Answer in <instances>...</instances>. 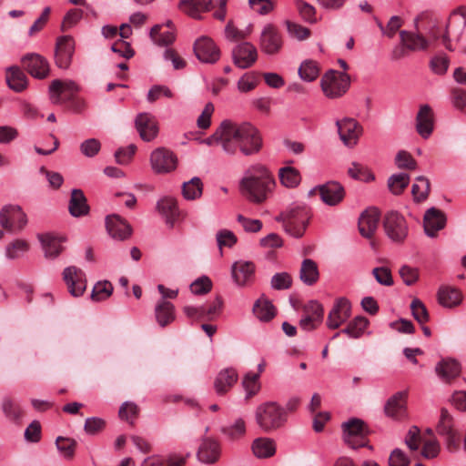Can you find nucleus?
<instances>
[{"label":"nucleus","mask_w":466,"mask_h":466,"mask_svg":"<svg viewBox=\"0 0 466 466\" xmlns=\"http://www.w3.org/2000/svg\"><path fill=\"white\" fill-rule=\"evenodd\" d=\"M410 309L413 318L421 325L428 322L430 319L429 312L424 303L419 299H414L410 303Z\"/></svg>","instance_id":"obj_55"},{"label":"nucleus","mask_w":466,"mask_h":466,"mask_svg":"<svg viewBox=\"0 0 466 466\" xmlns=\"http://www.w3.org/2000/svg\"><path fill=\"white\" fill-rule=\"evenodd\" d=\"M282 38L277 27L272 24L264 26L259 39V47L267 55H275L282 47Z\"/></svg>","instance_id":"obj_15"},{"label":"nucleus","mask_w":466,"mask_h":466,"mask_svg":"<svg viewBox=\"0 0 466 466\" xmlns=\"http://www.w3.org/2000/svg\"><path fill=\"white\" fill-rule=\"evenodd\" d=\"M194 53L198 59L204 63L213 64L219 59L220 51L213 40L201 36L194 44Z\"/></svg>","instance_id":"obj_18"},{"label":"nucleus","mask_w":466,"mask_h":466,"mask_svg":"<svg viewBox=\"0 0 466 466\" xmlns=\"http://www.w3.org/2000/svg\"><path fill=\"white\" fill-rule=\"evenodd\" d=\"M258 378L259 373H248L243 380L242 385L244 390L247 392V397L249 398L253 395H255L259 390V384H258Z\"/></svg>","instance_id":"obj_61"},{"label":"nucleus","mask_w":466,"mask_h":466,"mask_svg":"<svg viewBox=\"0 0 466 466\" xmlns=\"http://www.w3.org/2000/svg\"><path fill=\"white\" fill-rule=\"evenodd\" d=\"M434 126L433 112L429 105H423L416 116V130L423 138H428Z\"/></svg>","instance_id":"obj_26"},{"label":"nucleus","mask_w":466,"mask_h":466,"mask_svg":"<svg viewBox=\"0 0 466 466\" xmlns=\"http://www.w3.org/2000/svg\"><path fill=\"white\" fill-rule=\"evenodd\" d=\"M348 174L350 177L364 182H370L375 179L374 175L368 167L357 162L351 164L348 169Z\"/></svg>","instance_id":"obj_51"},{"label":"nucleus","mask_w":466,"mask_h":466,"mask_svg":"<svg viewBox=\"0 0 466 466\" xmlns=\"http://www.w3.org/2000/svg\"><path fill=\"white\" fill-rule=\"evenodd\" d=\"M74 52V39L69 35L59 37L55 51L56 65L61 69H67L71 65Z\"/></svg>","instance_id":"obj_17"},{"label":"nucleus","mask_w":466,"mask_h":466,"mask_svg":"<svg viewBox=\"0 0 466 466\" xmlns=\"http://www.w3.org/2000/svg\"><path fill=\"white\" fill-rule=\"evenodd\" d=\"M222 432L232 440L242 437L246 432V423L242 418L237 419L231 425L222 428Z\"/></svg>","instance_id":"obj_56"},{"label":"nucleus","mask_w":466,"mask_h":466,"mask_svg":"<svg viewBox=\"0 0 466 466\" xmlns=\"http://www.w3.org/2000/svg\"><path fill=\"white\" fill-rule=\"evenodd\" d=\"M343 440L351 449L365 447L368 444V429L363 420L351 419L342 423Z\"/></svg>","instance_id":"obj_7"},{"label":"nucleus","mask_w":466,"mask_h":466,"mask_svg":"<svg viewBox=\"0 0 466 466\" xmlns=\"http://www.w3.org/2000/svg\"><path fill=\"white\" fill-rule=\"evenodd\" d=\"M238 375L235 369L227 368L222 370L214 381V388L218 395L226 394L238 381Z\"/></svg>","instance_id":"obj_28"},{"label":"nucleus","mask_w":466,"mask_h":466,"mask_svg":"<svg viewBox=\"0 0 466 466\" xmlns=\"http://www.w3.org/2000/svg\"><path fill=\"white\" fill-rule=\"evenodd\" d=\"M430 187L429 179L423 176H419L411 187V194L414 200L417 202L425 200L429 195Z\"/></svg>","instance_id":"obj_49"},{"label":"nucleus","mask_w":466,"mask_h":466,"mask_svg":"<svg viewBox=\"0 0 466 466\" xmlns=\"http://www.w3.org/2000/svg\"><path fill=\"white\" fill-rule=\"evenodd\" d=\"M157 208L158 211L166 218L167 224L173 228L175 221L179 216L177 200L173 198H165L160 199Z\"/></svg>","instance_id":"obj_35"},{"label":"nucleus","mask_w":466,"mask_h":466,"mask_svg":"<svg viewBox=\"0 0 466 466\" xmlns=\"http://www.w3.org/2000/svg\"><path fill=\"white\" fill-rule=\"evenodd\" d=\"M136 127L140 137L145 141H152L158 134L157 122L149 113H140L136 117Z\"/></svg>","instance_id":"obj_21"},{"label":"nucleus","mask_w":466,"mask_h":466,"mask_svg":"<svg viewBox=\"0 0 466 466\" xmlns=\"http://www.w3.org/2000/svg\"><path fill=\"white\" fill-rule=\"evenodd\" d=\"M220 455L219 445L217 441L206 439L202 441L198 451V459L203 463L216 462Z\"/></svg>","instance_id":"obj_32"},{"label":"nucleus","mask_w":466,"mask_h":466,"mask_svg":"<svg viewBox=\"0 0 466 466\" xmlns=\"http://www.w3.org/2000/svg\"><path fill=\"white\" fill-rule=\"evenodd\" d=\"M320 86L328 98L335 99L342 96L348 91L350 78L347 73L330 69L323 75Z\"/></svg>","instance_id":"obj_6"},{"label":"nucleus","mask_w":466,"mask_h":466,"mask_svg":"<svg viewBox=\"0 0 466 466\" xmlns=\"http://www.w3.org/2000/svg\"><path fill=\"white\" fill-rule=\"evenodd\" d=\"M350 314V302L345 298L337 299L328 314L326 322L327 327L330 329H336L339 328L341 324L349 319Z\"/></svg>","instance_id":"obj_16"},{"label":"nucleus","mask_w":466,"mask_h":466,"mask_svg":"<svg viewBox=\"0 0 466 466\" xmlns=\"http://www.w3.org/2000/svg\"><path fill=\"white\" fill-rule=\"evenodd\" d=\"M38 239L42 244L45 256L49 258H56L63 250L62 242L65 238L52 233L39 234Z\"/></svg>","instance_id":"obj_30"},{"label":"nucleus","mask_w":466,"mask_h":466,"mask_svg":"<svg viewBox=\"0 0 466 466\" xmlns=\"http://www.w3.org/2000/svg\"><path fill=\"white\" fill-rule=\"evenodd\" d=\"M368 325L369 320L367 318L357 316L349 322L345 329H341V332L348 335L350 338L358 339L364 333Z\"/></svg>","instance_id":"obj_45"},{"label":"nucleus","mask_w":466,"mask_h":466,"mask_svg":"<svg viewBox=\"0 0 466 466\" xmlns=\"http://www.w3.org/2000/svg\"><path fill=\"white\" fill-rule=\"evenodd\" d=\"M150 166L156 174H167L174 171L177 166L176 154L164 147L154 149L150 154Z\"/></svg>","instance_id":"obj_9"},{"label":"nucleus","mask_w":466,"mask_h":466,"mask_svg":"<svg viewBox=\"0 0 466 466\" xmlns=\"http://www.w3.org/2000/svg\"><path fill=\"white\" fill-rule=\"evenodd\" d=\"M395 163L399 168L414 170L417 167L416 160L407 151H400L396 157Z\"/></svg>","instance_id":"obj_63"},{"label":"nucleus","mask_w":466,"mask_h":466,"mask_svg":"<svg viewBox=\"0 0 466 466\" xmlns=\"http://www.w3.org/2000/svg\"><path fill=\"white\" fill-rule=\"evenodd\" d=\"M251 449L257 458L266 459L276 453V443L270 438L260 437L253 441Z\"/></svg>","instance_id":"obj_37"},{"label":"nucleus","mask_w":466,"mask_h":466,"mask_svg":"<svg viewBox=\"0 0 466 466\" xmlns=\"http://www.w3.org/2000/svg\"><path fill=\"white\" fill-rule=\"evenodd\" d=\"M438 302L444 308H454L461 304L462 300L461 293L459 289L448 286H442L437 293Z\"/></svg>","instance_id":"obj_34"},{"label":"nucleus","mask_w":466,"mask_h":466,"mask_svg":"<svg viewBox=\"0 0 466 466\" xmlns=\"http://www.w3.org/2000/svg\"><path fill=\"white\" fill-rule=\"evenodd\" d=\"M63 279L67 285L69 293L74 297L83 295L86 289L85 273L75 266L64 269Z\"/></svg>","instance_id":"obj_19"},{"label":"nucleus","mask_w":466,"mask_h":466,"mask_svg":"<svg viewBox=\"0 0 466 466\" xmlns=\"http://www.w3.org/2000/svg\"><path fill=\"white\" fill-rule=\"evenodd\" d=\"M155 315L157 323L161 327H166L175 319L173 304L162 299L156 305Z\"/></svg>","instance_id":"obj_42"},{"label":"nucleus","mask_w":466,"mask_h":466,"mask_svg":"<svg viewBox=\"0 0 466 466\" xmlns=\"http://www.w3.org/2000/svg\"><path fill=\"white\" fill-rule=\"evenodd\" d=\"M255 271V266L252 262L238 261L232 266V277L238 285H245L249 281Z\"/></svg>","instance_id":"obj_36"},{"label":"nucleus","mask_w":466,"mask_h":466,"mask_svg":"<svg viewBox=\"0 0 466 466\" xmlns=\"http://www.w3.org/2000/svg\"><path fill=\"white\" fill-rule=\"evenodd\" d=\"M258 76L254 72L244 74L238 81V89L241 93H248L256 88Z\"/></svg>","instance_id":"obj_57"},{"label":"nucleus","mask_w":466,"mask_h":466,"mask_svg":"<svg viewBox=\"0 0 466 466\" xmlns=\"http://www.w3.org/2000/svg\"><path fill=\"white\" fill-rule=\"evenodd\" d=\"M383 228L388 238L393 242L401 243L408 236L406 219L397 211H390L385 215Z\"/></svg>","instance_id":"obj_8"},{"label":"nucleus","mask_w":466,"mask_h":466,"mask_svg":"<svg viewBox=\"0 0 466 466\" xmlns=\"http://www.w3.org/2000/svg\"><path fill=\"white\" fill-rule=\"evenodd\" d=\"M1 409L5 418L12 422L17 423L23 417V410L20 405L9 397L3 399Z\"/></svg>","instance_id":"obj_44"},{"label":"nucleus","mask_w":466,"mask_h":466,"mask_svg":"<svg viewBox=\"0 0 466 466\" xmlns=\"http://www.w3.org/2000/svg\"><path fill=\"white\" fill-rule=\"evenodd\" d=\"M313 190H319L321 200L329 206H337L345 197L344 187L336 181L327 182Z\"/></svg>","instance_id":"obj_20"},{"label":"nucleus","mask_w":466,"mask_h":466,"mask_svg":"<svg viewBox=\"0 0 466 466\" xmlns=\"http://www.w3.org/2000/svg\"><path fill=\"white\" fill-rule=\"evenodd\" d=\"M162 27V25H154L150 31V37L158 46H168L175 41V33L173 29L161 31Z\"/></svg>","instance_id":"obj_46"},{"label":"nucleus","mask_w":466,"mask_h":466,"mask_svg":"<svg viewBox=\"0 0 466 466\" xmlns=\"http://www.w3.org/2000/svg\"><path fill=\"white\" fill-rule=\"evenodd\" d=\"M184 462V458L165 459L161 456H150L144 460L141 466H171L172 464H179Z\"/></svg>","instance_id":"obj_58"},{"label":"nucleus","mask_w":466,"mask_h":466,"mask_svg":"<svg viewBox=\"0 0 466 466\" xmlns=\"http://www.w3.org/2000/svg\"><path fill=\"white\" fill-rule=\"evenodd\" d=\"M406 392L398 391L385 403L384 413L394 420H401L406 415Z\"/></svg>","instance_id":"obj_22"},{"label":"nucleus","mask_w":466,"mask_h":466,"mask_svg":"<svg viewBox=\"0 0 466 466\" xmlns=\"http://www.w3.org/2000/svg\"><path fill=\"white\" fill-rule=\"evenodd\" d=\"M203 184L199 177H193L187 182L183 183L182 194L187 200H194L202 195Z\"/></svg>","instance_id":"obj_47"},{"label":"nucleus","mask_w":466,"mask_h":466,"mask_svg":"<svg viewBox=\"0 0 466 466\" xmlns=\"http://www.w3.org/2000/svg\"><path fill=\"white\" fill-rule=\"evenodd\" d=\"M29 249V244L24 239H16L5 248V256L9 259H15L23 256Z\"/></svg>","instance_id":"obj_53"},{"label":"nucleus","mask_w":466,"mask_h":466,"mask_svg":"<svg viewBox=\"0 0 466 466\" xmlns=\"http://www.w3.org/2000/svg\"><path fill=\"white\" fill-rule=\"evenodd\" d=\"M319 277V273L317 263L310 258H305L301 263L299 270L300 280L308 286H312L318 281Z\"/></svg>","instance_id":"obj_40"},{"label":"nucleus","mask_w":466,"mask_h":466,"mask_svg":"<svg viewBox=\"0 0 466 466\" xmlns=\"http://www.w3.org/2000/svg\"><path fill=\"white\" fill-rule=\"evenodd\" d=\"M400 37V43L410 51L425 50L428 47V41L420 34L401 30Z\"/></svg>","instance_id":"obj_38"},{"label":"nucleus","mask_w":466,"mask_h":466,"mask_svg":"<svg viewBox=\"0 0 466 466\" xmlns=\"http://www.w3.org/2000/svg\"><path fill=\"white\" fill-rule=\"evenodd\" d=\"M410 176L407 173L393 174L388 179L390 191L394 195H400L408 187Z\"/></svg>","instance_id":"obj_48"},{"label":"nucleus","mask_w":466,"mask_h":466,"mask_svg":"<svg viewBox=\"0 0 466 466\" xmlns=\"http://www.w3.org/2000/svg\"><path fill=\"white\" fill-rule=\"evenodd\" d=\"M57 450L66 459L73 458L77 445L76 441L71 438L58 437L56 441Z\"/></svg>","instance_id":"obj_54"},{"label":"nucleus","mask_w":466,"mask_h":466,"mask_svg":"<svg viewBox=\"0 0 466 466\" xmlns=\"http://www.w3.org/2000/svg\"><path fill=\"white\" fill-rule=\"evenodd\" d=\"M106 227L109 235L116 239L124 240L131 235L130 225L116 214L106 217Z\"/></svg>","instance_id":"obj_23"},{"label":"nucleus","mask_w":466,"mask_h":466,"mask_svg":"<svg viewBox=\"0 0 466 466\" xmlns=\"http://www.w3.org/2000/svg\"><path fill=\"white\" fill-rule=\"evenodd\" d=\"M26 223V215L19 206H5L0 211V224L5 229L21 230Z\"/></svg>","instance_id":"obj_11"},{"label":"nucleus","mask_w":466,"mask_h":466,"mask_svg":"<svg viewBox=\"0 0 466 466\" xmlns=\"http://www.w3.org/2000/svg\"><path fill=\"white\" fill-rule=\"evenodd\" d=\"M113 292L112 284L107 281H98L92 289L91 299L94 301L105 300L111 296Z\"/></svg>","instance_id":"obj_52"},{"label":"nucleus","mask_w":466,"mask_h":466,"mask_svg":"<svg viewBox=\"0 0 466 466\" xmlns=\"http://www.w3.org/2000/svg\"><path fill=\"white\" fill-rule=\"evenodd\" d=\"M336 126L339 137L346 146L352 147L357 145L359 137L363 131L362 127L357 120L345 117L342 120H338Z\"/></svg>","instance_id":"obj_14"},{"label":"nucleus","mask_w":466,"mask_h":466,"mask_svg":"<svg viewBox=\"0 0 466 466\" xmlns=\"http://www.w3.org/2000/svg\"><path fill=\"white\" fill-rule=\"evenodd\" d=\"M223 151L235 155L239 151L245 156L257 154L263 145L259 130L249 122H235L225 119L221 122Z\"/></svg>","instance_id":"obj_1"},{"label":"nucleus","mask_w":466,"mask_h":466,"mask_svg":"<svg viewBox=\"0 0 466 466\" xmlns=\"http://www.w3.org/2000/svg\"><path fill=\"white\" fill-rule=\"evenodd\" d=\"M435 370L437 375L444 381L448 382L451 380L456 378L461 372L460 364L451 359L442 360L436 367Z\"/></svg>","instance_id":"obj_39"},{"label":"nucleus","mask_w":466,"mask_h":466,"mask_svg":"<svg viewBox=\"0 0 466 466\" xmlns=\"http://www.w3.org/2000/svg\"><path fill=\"white\" fill-rule=\"evenodd\" d=\"M22 65L26 72L36 79H45L48 76L50 66L48 61L37 53H29L21 58Z\"/></svg>","instance_id":"obj_12"},{"label":"nucleus","mask_w":466,"mask_h":466,"mask_svg":"<svg viewBox=\"0 0 466 466\" xmlns=\"http://www.w3.org/2000/svg\"><path fill=\"white\" fill-rule=\"evenodd\" d=\"M77 92L78 86L72 80L55 79L49 86L50 100L55 105L72 101Z\"/></svg>","instance_id":"obj_10"},{"label":"nucleus","mask_w":466,"mask_h":466,"mask_svg":"<svg viewBox=\"0 0 466 466\" xmlns=\"http://www.w3.org/2000/svg\"><path fill=\"white\" fill-rule=\"evenodd\" d=\"M303 313L315 319L317 321H323L324 309L317 300H310L303 307Z\"/></svg>","instance_id":"obj_60"},{"label":"nucleus","mask_w":466,"mask_h":466,"mask_svg":"<svg viewBox=\"0 0 466 466\" xmlns=\"http://www.w3.org/2000/svg\"><path fill=\"white\" fill-rule=\"evenodd\" d=\"M212 0H180L178 8L194 19H201V14L210 9Z\"/></svg>","instance_id":"obj_31"},{"label":"nucleus","mask_w":466,"mask_h":466,"mask_svg":"<svg viewBox=\"0 0 466 466\" xmlns=\"http://www.w3.org/2000/svg\"><path fill=\"white\" fill-rule=\"evenodd\" d=\"M319 68L318 63L313 60L304 61L299 68L300 78L307 82L315 80L319 76Z\"/></svg>","instance_id":"obj_50"},{"label":"nucleus","mask_w":466,"mask_h":466,"mask_svg":"<svg viewBox=\"0 0 466 466\" xmlns=\"http://www.w3.org/2000/svg\"><path fill=\"white\" fill-rule=\"evenodd\" d=\"M410 461L400 449H394L389 457V466H409Z\"/></svg>","instance_id":"obj_64"},{"label":"nucleus","mask_w":466,"mask_h":466,"mask_svg":"<svg viewBox=\"0 0 466 466\" xmlns=\"http://www.w3.org/2000/svg\"><path fill=\"white\" fill-rule=\"evenodd\" d=\"M309 219V211L300 206L291 207L276 218L277 221L283 223L285 231L294 238L304 235Z\"/></svg>","instance_id":"obj_5"},{"label":"nucleus","mask_w":466,"mask_h":466,"mask_svg":"<svg viewBox=\"0 0 466 466\" xmlns=\"http://www.w3.org/2000/svg\"><path fill=\"white\" fill-rule=\"evenodd\" d=\"M466 27V6H459L453 10L449 16L448 22L445 26V31L441 34L437 27H432L430 31V36L433 39H441L443 46L450 51L453 50L451 44V39L460 40L463 30Z\"/></svg>","instance_id":"obj_4"},{"label":"nucleus","mask_w":466,"mask_h":466,"mask_svg":"<svg viewBox=\"0 0 466 466\" xmlns=\"http://www.w3.org/2000/svg\"><path fill=\"white\" fill-rule=\"evenodd\" d=\"M101 149V143L96 138H88L80 144V151L86 157H94Z\"/></svg>","instance_id":"obj_62"},{"label":"nucleus","mask_w":466,"mask_h":466,"mask_svg":"<svg viewBox=\"0 0 466 466\" xmlns=\"http://www.w3.org/2000/svg\"><path fill=\"white\" fill-rule=\"evenodd\" d=\"M437 431L439 434L446 436L449 449H451V446L457 447L459 438L453 430L452 417L446 409H441V410Z\"/></svg>","instance_id":"obj_27"},{"label":"nucleus","mask_w":466,"mask_h":466,"mask_svg":"<svg viewBox=\"0 0 466 466\" xmlns=\"http://www.w3.org/2000/svg\"><path fill=\"white\" fill-rule=\"evenodd\" d=\"M257 59V48L249 42H242L232 49V60L238 68H249L255 64Z\"/></svg>","instance_id":"obj_13"},{"label":"nucleus","mask_w":466,"mask_h":466,"mask_svg":"<svg viewBox=\"0 0 466 466\" xmlns=\"http://www.w3.org/2000/svg\"><path fill=\"white\" fill-rule=\"evenodd\" d=\"M270 285L276 290L288 289L292 285V278L288 272L276 273L271 278Z\"/></svg>","instance_id":"obj_59"},{"label":"nucleus","mask_w":466,"mask_h":466,"mask_svg":"<svg viewBox=\"0 0 466 466\" xmlns=\"http://www.w3.org/2000/svg\"><path fill=\"white\" fill-rule=\"evenodd\" d=\"M380 219L377 208H369L363 211L359 218V230L362 237L371 238L374 235Z\"/></svg>","instance_id":"obj_24"},{"label":"nucleus","mask_w":466,"mask_h":466,"mask_svg":"<svg viewBox=\"0 0 466 466\" xmlns=\"http://www.w3.org/2000/svg\"><path fill=\"white\" fill-rule=\"evenodd\" d=\"M255 316L261 321H269L276 315L274 305L264 296L259 298L253 306Z\"/></svg>","instance_id":"obj_41"},{"label":"nucleus","mask_w":466,"mask_h":466,"mask_svg":"<svg viewBox=\"0 0 466 466\" xmlns=\"http://www.w3.org/2000/svg\"><path fill=\"white\" fill-rule=\"evenodd\" d=\"M255 420L262 431L273 432L286 426L287 410L276 401H267L256 408Z\"/></svg>","instance_id":"obj_3"},{"label":"nucleus","mask_w":466,"mask_h":466,"mask_svg":"<svg viewBox=\"0 0 466 466\" xmlns=\"http://www.w3.org/2000/svg\"><path fill=\"white\" fill-rule=\"evenodd\" d=\"M68 210L70 215L75 218L85 216L89 212V206L81 189L75 188L72 190Z\"/></svg>","instance_id":"obj_33"},{"label":"nucleus","mask_w":466,"mask_h":466,"mask_svg":"<svg viewBox=\"0 0 466 466\" xmlns=\"http://www.w3.org/2000/svg\"><path fill=\"white\" fill-rule=\"evenodd\" d=\"M279 178L281 185L287 188H295L301 182L300 172L289 166L279 169Z\"/></svg>","instance_id":"obj_43"},{"label":"nucleus","mask_w":466,"mask_h":466,"mask_svg":"<svg viewBox=\"0 0 466 466\" xmlns=\"http://www.w3.org/2000/svg\"><path fill=\"white\" fill-rule=\"evenodd\" d=\"M424 230L427 236L433 238L436 232L442 229L446 224L444 214L435 208H429L424 215Z\"/></svg>","instance_id":"obj_25"},{"label":"nucleus","mask_w":466,"mask_h":466,"mask_svg":"<svg viewBox=\"0 0 466 466\" xmlns=\"http://www.w3.org/2000/svg\"><path fill=\"white\" fill-rule=\"evenodd\" d=\"M5 80L8 87L16 93L23 92L28 86L26 75L16 66L6 68Z\"/></svg>","instance_id":"obj_29"},{"label":"nucleus","mask_w":466,"mask_h":466,"mask_svg":"<svg viewBox=\"0 0 466 466\" xmlns=\"http://www.w3.org/2000/svg\"><path fill=\"white\" fill-rule=\"evenodd\" d=\"M276 186V181L269 170L263 165L251 166L246 170L239 182L241 194L250 202H264Z\"/></svg>","instance_id":"obj_2"}]
</instances>
